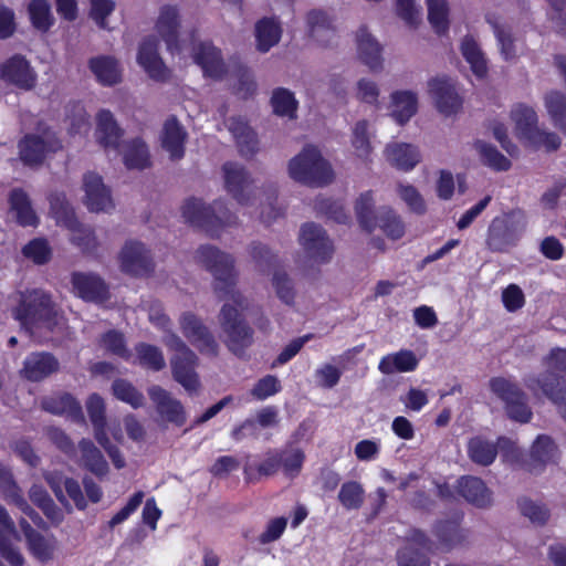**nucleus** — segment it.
Returning a JSON list of instances; mask_svg holds the SVG:
<instances>
[{"mask_svg":"<svg viewBox=\"0 0 566 566\" xmlns=\"http://www.w3.org/2000/svg\"><path fill=\"white\" fill-rule=\"evenodd\" d=\"M511 118L520 139L534 149L544 148L547 153L559 149L562 140L554 132H547L538 127V116L535 109L526 104H516L511 111Z\"/></svg>","mask_w":566,"mask_h":566,"instance_id":"6","label":"nucleus"},{"mask_svg":"<svg viewBox=\"0 0 566 566\" xmlns=\"http://www.w3.org/2000/svg\"><path fill=\"white\" fill-rule=\"evenodd\" d=\"M470 459L480 465L488 467L497 455V446L482 437H473L468 443Z\"/></svg>","mask_w":566,"mask_h":566,"instance_id":"44","label":"nucleus"},{"mask_svg":"<svg viewBox=\"0 0 566 566\" xmlns=\"http://www.w3.org/2000/svg\"><path fill=\"white\" fill-rule=\"evenodd\" d=\"M50 208L56 219L63 220L72 231L71 241L78 247L83 253L91 254L97 248V239L92 228L82 224L76 218L73 209L63 193H52L49 197Z\"/></svg>","mask_w":566,"mask_h":566,"instance_id":"9","label":"nucleus"},{"mask_svg":"<svg viewBox=\"0 0 566 566\" xmlns=\"http://www.w3.org/2000/svg\"><path fill=\"white\" fill-rule=\"evenodd\" d=\"M80 457L77 464L80 468L91 472L97 479L103 480L109 472V465L102 451L91 439L82 438L77 446Z\"/></svg>","mask_w":566,"mask_h":566,"instance_id":"28","label":"nucleus"},{"mask_svg":"<svg viewBox=\"0 0 566 566\" xmlns=\"http://www.w3.org/2000/svg\"><path fill=\"white\" fill-rule=\"evenodd\" d=\"M19 156L25 166L41 165L46 154V142L39 135L27 134L18 144Z\"/></svg>","mask_w":566,"mask_h":566,"instance_id":"37","label":"nucleus"},{"mask_svg":"<svg viewBox=\"0 0 566 566\" xmlns=\"http://www.w3.org/2000/svg\"><path fill=\"white\" fill-rule=\"evenodd\" d=\"M112 391L115 398L137 409L144 405V395L128 380L117 378L112 384Z\"/></svg>","mask_w":566,"mask_h":566,"instance_id":"54","label":"nucleus"},{"mask_svg":"<svg viewBox=\"0 0 566 566\" xmlns=\"http://www.w3.org/2000/svg\"><path fill=\"white\" fill-rule=\"evenodd\" d=\"M281 458L277 450H271L266 453L264 460L258 465L245 467L243 470L247 482H255L261 476H272L281 469Z\"/></svg>","mask_w":566,"mask_h":566,"instance_id":"46","label":"nucleus"},{"mask_svg":"<svg viewBox=\"0 0 566 566\" xmlns=\"http://www.w3.org/2000/svg\"><path fill=\"white\" fill-rule=\"evenodd\" d=\"M148 396L154 402L157 412L168 422L177 427L186 423L187 417L182 403L171 394L158 385L148 388Z\"/></svg>","mask_w":566,"mask_h":566,"instance_id":"20","label":"nucleus"},{"mask_svg":"<svg viewBox=\"0 0 566 566\" xmlns=\"http://www.w3.org/2000/svg\"><path fill=\"white\" fill-rule=\"evenodd\" d=\"M315 209L337 223L345 224L349 220L343 205L331 198H318L315 202Z\"/></svg>","mask_w":566,"mask_h":566,"instance_id":"63","label":"nucleus"},{"mask_svg":"<svg viewBox=\"0 0 566 566\" xmlns=\"http://www.w3.org/2000/svg\"><path fill=\"white\" fill-rule=\"evenodd\" d=\"M282 390V385L276 376L265 375L260 378L251 389V396L256 400H265Z\"/></svg>","mask_w":566,"mask_h":566,"instance_id":"62","label":"nucleus"},{"mask_svg":"<svg viewBox=\"0 0 566 566\" xmlns=\"http://www.w3.org/2000/svg\"><path fill=\"white\" fill-rule=\"evenodd\" d=\"M179 324L184 336L200 352V354L210 357L218 356L219 344L201 318L191 312H186L180 316Z\"/></svg>","mask_w":566,"mask_h":566,"instance_id":"13","label":"nucleus"},{"mask_svg":"<svg viewBox=\"0 0 566 566\" xmlns=\"http://www.w3.org/2000/svg\"><path fill=\"white\" fill-rule=\"evenodd\" d=\"M187 132L180 125L176 116L166 119L163 128L161 145L172 160H179L185 156V143Z\"/></svg>","mask_w":566,"mask_h":566,"instance_id":"33","label":"nucleus"},{"mask_svg":"<svg viewBox=\"0 0 566 566\" xmlns=\"http://www.w3.org/2000/svg\"><path fill=\"white\" fill-rule=\"evenodd\" d=\"M224 187L228 193L242 206L249 205L253 195V180L248 170L238 163L227 161L222 165Z\"/></svg>","mask_w":566,"mask_h":566,"instance_id":"16","label":"nucleus"},{"mask_svg":"<svg viewBox=\"0 0 566 566\" xmlns=\"http://www.w3.org/2000/svg\"><path fill=\"white\" fill-rule=\"evenodd\" d=\"M57 358L48 352H35L28 355L21 370L22 377L30 381H41L59 370Z\"/></svg>","mask_w":566,"mask_h":566,"instance_id":"26","label":"nucleus"},{"mask_svg":"<svg viewBox=\"0 0 566 566\" xmlns=\"http://www.w3.org/2000/svg\"><path fill=\"white\" fill-rule=\"evenodd\" d=\"M0 80L7 85L29 92L36 86L38 74L24 55L15 53L0 64Z\"/></svg>","mask_w":566,"mask_h":566,"instance_id":"11","label":"nucleus"},{"mask_svg":"<svg viewBox=\"0 0 566 566\" xmlns=\"http://www.w3.org/2000/svg\"><path fill=\"white\" fill-rule=\"evenodd\" d=\"M457 491L465 501L479 509H485L492 504V492L480 478L461 476L457 481Z\"/></svg>","mask_w":566,"mask_h":566,"instance_id":"29","label":"nucleus"},{"mask_svg":"<svg viewBox=\"0 0 566 566\" xmlns=\"http://www.w3.org/2000/svg\"><path fill=\"white\" fill-rule=\"evenodd\" d=\"M357 53L359 60L371 71L382 67L381 46L368 32L366 25H361L356 34Z\"/></svg>","mask_w":566,"mask_h":566,"instance_id":"32","label":"nucleus"},{"mask_svg":"<svg viewBox=\"0 0 566 566\" xmlns=\"http://www.w3.org/2000/svg\"><path fill=\"white\" fill-rule=\"evenodd\" d=\"M199 262L213 275L214 292L219 298H230L233 304L224 303L220 311V325L228 336L227 347L238 357L253 344V328L242 316L245 298L235 290L238 273L231 254L206 244L197 250Z\"/></svg>","mask_w":566,"mask_h":566,"instance_id":"1","label":"nucleus"},{"mask_svg":"<svg viewBox=\"0 0 566 566\" xmlns=\"http://www.w3.org/2000/svg\"><path fill=\"white\" fill-rule=\"evenodd\" d=\"M282 35V29L279 22L273 18H262L255 24L256 49L266 53L276 45Z\"/></svg>","mask_w":566,"mask_h":566,"instance_id":"41","label":"nucleus"},{"mask_svg":"<svg viewBox=\"0 0 566 566\" xmlns=\"http://www.w3.org/2000/svg\"><path fill=\"white\" fill-rule=\"evenodd\" d=\"M18 303L10 308L11 316L21 328L32 333L34 328L53 331L57 325V311L52 296L41 289L19 291Z\"/></svg>","mask_w":566,"mask_h":566,"instance_id":"3","label":"nucleus"},{"mask_svg":"<svg viewBox=\"0 0 566 566\" xmlns=\"http://www.w3.org/2000/svg\"><path fill=\"white\" fill-rule=\"evenodd\" d=\"M179 27L180 21L177 7L170 4L161 7L156 21V30L171 54L180 52Z\"/></svg>","mask_w":566,"mask_h":566,"instance_id":"23","label":"nucleus"},{"mask_svg":"<svg viewBox=\"0 0 566 566\" xmlns=\"http://www.w3.org/2000/svg\"><path fill=\"white\" fill-rule=\"evenodd\" d=\"M290 177L310 187H324L334 180L331 164L323 158L314 145H305L302 151L289 163Z\"/></svg>","mask_w":566,"mask_h":566,"instance_id":"5","label":"nucleus"},{"mask_svg":"<svg viewBox=\"0 0 566 566\" xmlns=\"http://www.w3.org/2000/svg\"><path fill=\"white\" fill-rule=\"evenodd\" d=\"M388 161L399 170L409 171L413 169L421 159L418 148L407 143H394L386 147Z\"/></svg>","mask_w":566,"mask_h":566,"instance_id":"35","label":"nucleus"},{"mask_svg":"<svg viewBox=\"0 0 566 566\" xmlns=\"http://www.w3.org/2000/svg\"><path fill=\"white\" fill-rule=\"evenodd\" d=\"M124 164L128 169L138 170L150 166L149 150L142 138H135L129 142L124 154Z\"/></svg>","mask_w":566,"mask_h":566,"instance_id":"47","label":"nucleus"},{"mask_svg":"<svg viewBox=\"0 0 566 566\" xmlns=\"http://www.w3.org/2000/svg\"><path fill=\"white\" fill-rule=\"evenodd\" d=\"M474 147L478 150L481 163L494 171H507L512 167L511 160L499 149L483 140H476Z\"/></svg>","mask_w":566,"mask_h":566,"instance_id":"45","label":"nucleus"},{"mask_svg":"<svg viewBox=\"0 0 566 566\" xmlns=\"http://www.w3.org/2000/svg\"><path fill=\"white\" fill-rule=\"evenodd\" d=\"M419 360L416 354L410 349H400L397 353L384 356L378 369L384 375H392L395 373H409L417 369Z\"/></svg>","mask_w":566,"mask_h":566,"instance_id":"36","label":"nucleus"},{"mask_svg":"<svg viewBox=\"0 0 566 566\" xmlns=\"http://www.w3.org/2000/svg\"><path fill=\"white\" fill-rule=\"evenodd\" d=\"M461 520L462 516H457L434 524L433 534L447 551L462 546L468 541V532L460 526Z\"/></svg>","mask_w":566,"mask_h":566,"instance_id":"34","label":"nucleus"},{"mask_svg":"<svg viewBox=\"0 0 566 566\" xmlns=\"http://www.w3.org/2000/svg\"><path fill=\"white\" fill-rule=\"evenodd\" d=\"M391 116L399 125H403L417 113L418 98L411 91H397L391 94Z\"/></svg>","mask_w":566,"mask_h":566,"instance_id":"39","label":"nucleus"},{"mask_svg":"<svg viewBox=\"0 0 566 566\" xmlns=\"http://www.w3.org/2000/svg\"><path fill=\"white\" fill-rule=\"evenodd\" d=\"M377 227L392 240H398L405 234V224L391 208H382L378 212Z\"/></svg>","mask_w":566,"mask_h":566,"instance_id":"53","label":"nucleus"},{"mask_svg":"<svg viewBox=\"0 0 566 566\" xmlns=\"http://www.w3.org/2000/svg\"><path fill=\"white\" fill-rule=\"evenodd\" d=\"M558 448L555 441L546 434H539L533 442L528 460L524 462V468L530 473L542 472L548 463L556 461Z\"/></svg>","mask_w":566,"mask_h":566,"instance_id":"25","label":"nucleus"},{"mask_svg":"<svg viewBox=\"0 0 566 566\" xmlns=\"http://www.w3.org/2000/svg\"><path fill=\"white\" fill-rule=\"evenodd\" d=\"M10 212L14 214L15 222L25 227H38L40 220L32 207L31 199L22 188H13L8 196Z\"/></svg>","mask_w":566,"mask_h":566,"instance_id":"30","label":"nucleus"},{"mask_svg":"<svg viewBox=\"0 0 566 566\" xmlns=\"http://www.w3.org/2000/svg\"><path fill=\"white\" fill-rule=\"evenodd\" d=\"M71 283L76 296L85 302L104 303L109 298V289L97 274L73 272Z\"/></svg>","mask_w":566,"mask_h":566,"instance_id":"19","label":"nucleus"},{"mask_svg":"<svg viewBox=\"0 0 566 566\" xmlns=\"http://www.w3.org/2000/svg\"><path fill=\"white\" fill-rule=\"evenodd\" d=\"M271 105L274 114L282 117H289L291 119L296 118L298 103L294 94L287 88H275L272 93Z\"/></svg>","mask_w":566,"mask_h":566,"instance_id":"50","label":"nucleus"},{"mask_svg":"<svg viewBox=\"0 0 566 566\" xmlns=\"http://www.w3.org/2000/svg\"><path fill=\"white\" fill-rule=\"evenodd\" d=\"M19 539L14 522L7 510L0 505V554L11 566H23L24 557L12 546V539Z\"/></svg>","mask_w":566,"mask_h":566,"instance_id":"27","label":"nucleus"},{"mask_svg":"<svg viewBox=\"0 0 566 566\" xmlns=\"http://www.w3.org/2000/svg\"><path fill=\"white\" fill-rule=\"evenodd\" d=\"M428 20L438 35L449 31V8L447 0H427Z\"/></svg>","mask_w":566,"mask_h":566,"instance_id":"51","label":"nucleus"},{"mask_svg":"<svg viewBox=\"0 0 566 566\" xmlns=\"http://www.w3.org/2000/svg\"><path fill=\"white\" fill-rule=\"evenodd\" d=\"M22 253L25 258L32 260L35 264H45L51 259V248L45 239L35 238L27 243Z\"/></svg>","mask_w":566,"mask_h":566,"instance_id":"61","label":"nucleus"},{"mask_svg":"<svg viewBox=\"0 0 566 566\" xmlns=\"http://www.w3.org/2000/svg\"><path fill=\"white\" fill-rule=\"evenodd\" d=\"M120 269L134 277H148L155 271V263L150 251L144 243L128 241L119 253Z\"/></svg>","mask_w":566,"mask_h":566,"instance_id":"14","label":"nucleus"},{"mask_svg":"<svg viewBox=\"0 0 566 566\" xmlns=\"http://www.w3.org/2000/svg\"><path fill=\"white\" fill-rule=\"evenodd\" d=\"M517 505L522 515L532 523L544 525L549 518V511L546 505L536 503L528 497L520 499Z\"/></svg>","mask_w":566,"mask_h":566,"instance_id":"59","label":"nucleus"},{"mask_svg":"<svg viewBox=\"0 0 566 566\" xmlns=\"http://www.w3.org/2000/svg\"><path fill=\"white\" fill-rule=\"evenodd\" d=\"M44 411L55 416H64L75 423H84L82 406L78 400L69 392L44 397L41 401Z\"/></svg>","mask_w":566,"mask_h":566,"instance_id":"24","label":"nucleus"},{"mask_svg":"<svg viewBox=\"0 0 566 566\" xmlns=\"http://www.w3.org/2000/svg\"><path fill=\"white\" fill-rule=\"evenodd\" d=\"M123 134V129L109 109H101L97 113L95 137L102 147L118 148Z\"/></svg>","mask_w":566,"mask_h":566,"instance_id":"31","label":"nucleus"},{"mask_svg":"<svg viewBox=\"0 0 566 566\" xmlns=\"http://www.w3.org/2000/svg\"><path fill=\"white\" fill-rule=\"evenodd\" d=\"M88 67L97 81L105 86H112L120 82L122 76L118 63L112 56L92 57L88 61Z\"/></svg>","mask_w":566,"mask_h":566,"instance_id":"40","label":"nucleus"},{"mask_svg":"<svg viewBox=\"0 0 566 566\" xmlns=\"http://www.w3.org/2000/svg\"><path fill=\"white\" fill-rule=\"evenodd\" d=\"M85 205L90 211H108L114 208L111 190L104 185L103 178L93 171L84 175Z\"/></svg>","mask_w":566,"mask_h":566,"instance_id":"22","label":"nucleus"},{"mask_svg":"<svg viewBox=\"0 0 566 566\" xmlns=\"http://www.w3.org/2000/svg\"><path fill=\"white\" fill-rule=\"evenodd\" d=\"M433 549V542L424 532L412 528L407 536V545L397 553L399 566H430L428 554Z\"/></svg>","mask_w":566,"mask_h":566,"instance_id":"15","label":"nucleus"},{"mask_svg":"<svg viewBox=\"0 0 566 566\" xmlns=\"http://www.w3.org/2000/svg\"><path fill=\"white\" fill-rule=\"evenodd\" d=\"M352 144L358 157L368 158L371 153V145L368 137V122L366 119L358 120L355 124Z\"/></svg>","mask_w":566,"mask_h":566,"instance_id":"60","label":"nucleus"},{"mask_svg":"<svg viewBox=\"0 0 566 566\" xmlns=\"http://www.w3.org/2000/svg\"><path fill=\"white\" fill-rule=\"evenodd\" d=\"M99 345L111 355L119 357L124 360H129L132 357V353L127 348L124 334L116 329H109L105 332L101 336Z\"/></svg>","mask_w":566,"mask_h":566,"instance_id":"56","label":"nucleus"},{"mask_svg":"<svg viewBox=\"0 0 566 566\" xmlns=\"http://www.w3.org/2000/svg\"><path fill=\"white\" fill-rule=\"evenodd\" d=\"M428 88L437 109L444 116L454 115L462 108L463 101L450 77L431 78Z\"/></svg>","mask_w":566,"mask_h":566,"instance_id":"17","label":"nucleus"},{"mask_svg":"<svg viewBox=\"0 0 566 566\" xmlns=\"http://www.w3.org/2000/svg\"><path fill=\"white\" fill-rule=\"evenodd\" d=\"M490 389L505 403L510 419L521 423L531 421L533 412L527 397L516 382L504 377H493L490 379Z\"/></svg>","mask_w":566,"mask_h":566,"instance_id":"10","label":"nucleus"},{"mask_svg":"<svg viewBox=\"0 0 566 566\" xmlns=\"http://www.w3.org/2000/svg\"><path fill=\"white\" fill-rule=\"evenodd\" d=\"M135 350L140 366L154 371L165 368L166 361L163 352L157 346L139 343L135 346Z\"/></svg>","mask_w":566,"mask_h":566,"instance_id":"52","label":"nucleus"},{"mask_svg":"<svg viewBox=\"0 0 566 566\" xmlns=\"http://www.w3.org/2000/svg\"><path fill=\"white\" fill-rule=\"evenodd\" d=\"M461 53L464 60L470 64L473 74L483 78L488 73L486 60L472 35H465L461 42Z\"/></svg>","mask_w":566,"mask_h":566,"instance_id":"42","label":"nucleus"},{"mask_svg":"<svg viewBox=\"0 0 566 566\" xmlns=\"http://www.w3.org/2000/svg\"><path fill=\"white\" fill-rule=\"evenodd\" d=\"M166 346L174 352L170 358V367L174 379L185 390L192 395L200 388L199 376L196 371L198 356L189 346L175 333L167 336Z\"/></svg>","mask_w":566,"mask_h":566,"instance_id":"8","label":"nucleus"},{"mask_svg":"<svg viewBox=\"0 0 566 566\" xmlns=\"http://www.w3.org/2000/svg\"><path fill=\"white\" fill-rule=\"evenodd\" d=\"M365 491L357 481L344 482L338 492V501L347 511L359 510L364 504Z\"/></svg>","mask_w":566,"mask_h":566,"instance_id":"55","label":"nucleus"},{"mask_svg":"<svg viewBox=\"0 0 566 566\" xmlns=\"http://www.w3.org/2000/svg\"><path fill=\"white\" fill-rule=\"evenodd\" d=\"M28 14L31 25L40 32L45 33L54 25L55 19L49 0H31Z\"/></svg>","mask_w":566,"mask_h":566,"instance_id":"43","label":"nucleus"},{"mask_svg":"<svg viewBox=\"0 0 566 566\" xmlns=\"http://www.w3.org/2000/svg\"><path fill=\"white\" fill-rule=\"evenodd\" d=\"M193 60L202 69L206 77L218 81L228 73L221 50L211 42H200L195 49Z\"/></svg>","mask_w":566,"mask_h":566,"instance_id":"21","label":"nucleus"},{"mask_svg":"<svg viewBox=\"0 0 566 566\" xmlns=\"http://www.w3.org/2000/svg\"><path fill=\"white\" fill-rule=\"evenodd\" d=\"M373 191L368 190L359 196L355 203V212L360 227L368 233L377 227L378 214L374 211Z\"/></svg>","mask_w":566,"mask_h":566,"instance_id":"48","label":"nucleus"},{"mask_svg":"<svg viewBox=\"0 0 566 566\" xmlns=\"http://www.w3.org/2000/svg\"><path fill=\"white\" fill-rule=\"evenodd\" d=\"M181 212L187 223L212 239L219 238L223 228L235 224L238 220L221 199L206 206L202 200L191 197L182 205Z\"/></svg>","mask_w":566,"mask_h":566,"instance_id":"4","label":"nucleus"},{"mask_svg":"<svg viewBox=\"0 0 566 566\" xmlns=\"http://www.w3.org/2000/svg\"><path fill=\"white\" fill-rule=\"evenodd\" d=\"M544 101L553 124L566 134V95L559 91H551Z\"/></svg>","mask_w":566,"mask_h":566,"instance_id":"49","label":"nucleus"},{"mask_svg":"<svg viewBox=\"0 0 566 566\" xmlns=\"http://www.w3.org/2000/svg\"><path fill=\"white\" fill-rule=\"evenodd\" d=\"M306 21L311 35L322 45L327 46L335 38L336 31L333 28L331 17L323 10H311L307 13Z\"/></svg>","mask_w":566,"mask_h":566,"instance_id":"38","label":"nucleus"},{"mask_svg":"<svg viewBox=\"0 0 566 566\" xmlns=\"http://www.w3.org/2000/svg\"><path fill=\"white\" fill-rule=\"evenodd\" d=\"M158 45L156 36L145 38L138 48L137 62L151 80L164 83L169 80L170 71L159 55Z\"/></svg>","mask_w":566,"mask_h":566,"instance_id":"18","label":"nucleus"},{"mask_svg":"<svg viewBox=\"0 0 566 566\" xmlns=\"http://www.w3.org/2000/svg\"><path fill=\"white\" fill-rule=\"evenodd\" d=\"M526 227V216L522 209H512L495 217L488 229L485 244L491 252L504 253L516 245Z\"/></svg>","mask_w":566,"mask_h":566,"instance_id":"7","label":"nucleus"},{"mask_svg":"<svg viewBox=\"0 0 566 566\" xmlns=\"http://www.w3.org/2000/svg\"><path fill=\"white\" fill-rule=\"evenodd\" d=\"M90 18L101 29H107V18L114 12L116 3L113 0H90Z\"/></svg>","mask_w":566,"mask_h":566,"instance_id":"64","label":"nucleus"},{"mask_svg":"<svg viewBox=\"0 0 566 566\" xmlns=\"http://www.w3.org/2000/svg\"><path fill=\"white\" fill-rule=\"evenodd\" d=\"M543 363L546 370L525 375L523 384L535 397L544 396L556 405L566 421V349L553 348Z\"/></svg>","mask_w":566,"mask_h":566,"instance_id":"2","label":"nucleus"},{"mask_svg":"<svg viewBox=\"0 0 566 566\" xmlns=\"http://www.w3.org/2000/svg\"><path fill=\"white\" fill-rule=\"evenodd\" d=\"M300 244L307 258L317 263H327L334 254V245L325 229L314 222H306L302 226Z\"/></svg>","mask_w":566,"mask_h":566,"instance_id":"12","label":"nucleus"},{"mask_svg":"<svg viewBox=\"0 0 566 566\" xmlns=\"http://www.w3.org/2000/svg\"><path fill=\"white\" fill-rule=\"evenodd\" d=\"M279 453L284 475L289 479H295L300 474L305 461L304 451L300 448H295L291 450H281Z\"/></svg>","mask_w":566,"mask_h":566,"instance_id":"58","label":"nucleus"},{"mask_svg":"<svg viewBox=\"0 0 566 566\" xmlns=\"http://www.w3.org/2000/svg\"><path fill=\"white\" fill-rule=\"evenodd\" d=\"M250 254L258 270L262 273L275 270L279 264L277 255L266 244L261 242L251 243Z\"/></svg>","mask_w":566,"mask_h":566,"instance_id":"57","label":"nucleus"}]
</instances>
